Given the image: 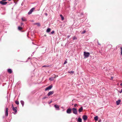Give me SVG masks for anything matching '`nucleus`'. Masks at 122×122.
Instances as JSON below:
<instances>
[{
	"label": "nucleus",
	"instance_id": "f257e3e1",
	"mask_svg": "<svg viewBox=\"0 0 122 122\" xmlns=\"http://www.w3.org/2000/svg\"><path fill=\"white\" fill-rule=\"evenodd\" d=\"M90 53L88 52H84V58H86L88 57L90 55Z\"/></svg>",
	"mask_w": 122,
	"mask_h": 122
},
{
	"label": "nucleus",
	"instance_id": "f03ea898",
	"mask_svg": "<svg viewBox=\"0 0 122 122\" xmlns=\"http://www.w3.org/2000/svg\"><path fill=\"white\" fill-rule=\"evenodd\" d=\"M72 109L73 113L75 115H77V111L76 108H73Z\"/></svg>",
	"mask_w": 122,
	"mask_h": 122
},
{
	"label": "nucleus",
	"instance_id": "7ed1b4c3",
	"mask_svg": "<svg viewBox=\"0 0 122 122\" xmlns=\"http://www.w3.org/2000/svg\"><path fill=\"white\" fill-rule=\"evenodd\" d=\"M72 109L70 108L66 110V113L68 114H70L71 113Z\"/></svg>",
	"mask_w": 122,
	"mask_h": 122
},
{
	"label": "nucleus",
	"instance_id": "20e7f679",
	"mask_svg": "<svg viewBox=\"0 0 122 122\" xmlns=\"http://www.w3.org/2000/svg\"><path fill=\"white\" fill-rule=\"evenodd\" d=\"M35 9V8H33L31 9L28 12V14L29 15H30L31 14L32 12Z\"/></svg>",
	"mask_w": 122,
	"mask_h": 122
},
{
	"label": "nucleus",
	"instance_id": "39448f33",
	"mask_svg": "<svg viewBox=\"0 0 122 122\" xmlns=\"http://www.w3.org/2000/svg\"><path fill=\"white\" fill-rule=\"evenodd\" d=\"M12 109L15 112H14L13 113L14 114H16L17 112V107H15V108H13Z\"/></svg>",
	"mask_w": 122,
	"mask_h": 122
},
{
	"label": "nucleus",
	"instance_id": "423d86ee",
	"mask_svg": "<svg viewBox=\"0 0 122 122\" xmlns=\"http://www.w3.org/2000/svg\"><path fill=\"white\" fill-rule=\"evenodd\" d=\"M0 3L2 5H5L7 3V2L5 1H0Z\"/></svg>",
	"mask_w": 122,
	"mask_h": 122
},
{
	"label": "nucleus",
	"instance_id": "0eeeda50",
	"mask_svg": "<svg viewBox=\"0 0 122 122\" xmlns=\"http://www.w3.org/2000/svg\"><path fill=\"white\" fill-rule=\"evenodd\" d=\"M5 115L6 116H8V108H6L5 110Z\"/></svg>",
	"mask_w": 122,
	"mask_h": 122
},
{
	"label": "nucleus",
	"instance_id": "6e6552de",
	"mask_svg": "<svg viewBox=\"0 0 122 122\" xmlns=\"http://www.w3.org/2000/svg\"><path fill=\"white\" fill-rule=\"evenodd\" d=\"M52 87V85H51L47 87L45 90V91H47L51 89Z\"/></svg>",
	"mask_w": 122,
	"mask_h": 122
},
{
	"label": "nucleus",
	"instance_id": "1a4fd4ad",
	"mask_svg": "<svg viewBox=\"0 0 122 122\" xmlns=\"http://www.w3.org/2000/svg\"><path fill=\"white\" fill-rule=\"evenodd\" d=\"M56 108V110H59L60 109L59 107V105L56 104L54 106Z\"/></svg>",
	"mask_w": 122,
	"mask_h": 122
},
{
	"label": "nucleus",
	"instance_id": "9d476101",
	"mask_svg": "<svg viewBox=\"0 0 122 122\" xmlns=\"http://www.w3.org/2000/svg\"><path fill=\"white\" fill-rule=\"evenodd\" d=\"M54 93V91H50L47 94V96H49L50 95L53 94Z\"/></svg>",
	"mask_w": 122,
	"mask_h": 122
},
{
	"label": "nucleus",
	"instance_id": "9b49d317",
	"mask_svg": "<svg viewBox=\"0 0 122 122\" xmlns=\"http://www.w3.org/2000/svg\"><path fill=\"white\" fill-rule=\"evenodd\" d=\"M83 110V107H81L80 108H79L78 110V111L79 113H80L82 112Z\"/></svg>",
	"mask_w": 122,
	"mask_h": 122
},
{
	"label": "nucleus",
	"instance_id": "f8f14e48",
	"mask_svg": "<svg viewBox=\"0 0 122 122\" xmlns=\"http://www.w3.org/2000/svg\"><path fill=\"white\" fill-rule=\"evenodd\" d=\"M87 117L86 115H84L83 116V118L84 121L86 120L87 119Z\"/></svg>",
	"mask_w": 122,
	"mask_h": 122
},
{
	"label": "nucleus",
	"instance_id": "ddd939ff",
	"mask_svg": "<svg viewBox=\"0 0 122 122\" xmlns=\"http://www.w3.org/2000/svg\"><path fill=\"white\" fill-rule=\"evenodd\" d=\"M56 78V76H55L54 77H52L51 78H49V80H50L51 81H53L54 79Z\"/></svg>",
	"mask_w": 122,
	"mask_h": 122
},
{
	"label": "nucleus",
	"instance_id": "4468645a",
	"mask_svg": "<svg viewBox=\"0 0 122 122\" xmlns=\"http://www.w3.org/2000/svg\"><path fill=\"white\" fill-rule=\"evenodd\" d=\"M121 102L120 100H118L116 102L117 105H119L120 104V103Z\"/></svg>",
	"mask_w": 122,
	"mask_h": 122
},
{
	"label": "nucleus",
	"instance_id": "2eb2a0df",
	"mask_svg": "<svg viewBox=\"0 0 122 122\" xmlns=\"http://www.w3.org/2000/svg\"><path fill=\"white\" fill-rule=\"evenodd\" d=\"M7 71L8 73H9L11 74L12 72V70L10 69H7Z\"/></svg>",
	"mask_w": 122,
	"mask_h": 122
},
{
	"label": "nucleus",
	"instance_id": "dca6fc26",
	"mask_svg": "<svg viewBox=\"0 0 122 122\" xmlns=\"http://www.w3.org/2000/svg\"><path fill=\"white\" fill-rule=\"evenodd\" d=\"M77 121L78 122H82L81 119L80 118H78L77 120Z\"/></svg>",
	"mask_w": 122,
	"mask_h": 122
},
{
	"label": "nucleus",
	"instance_id": "f3484780",
	"mask_svg": "<svg viewBox=\"0 0 122 122\" xmlns=\"http://www.w3.org/2000/svg\"><path fill=\"white\" fill-rule=\"evenodd\" d=\"M18 29L19 30H21L23 28L20 26H19L18 27Z\"/></svg>",
	"mask_w": 122,
	"mask_h": 122
},
{
	"label": "nucleus",
	"instance_id": "a211bd4d",
	"mask_svg": "<svg viewBox=\"0 0 122 122\" xmlns=\"http://www.w3.org/2000/svg\"><path fill=\"white\" fill-rule=\"evenodd\" d=\"M60 15V17L61 18V20H64V18L63 16V15L61 14Z\"/></svg>",
	"mask_w": 122,
	"mask_h": 122
},
{
	"label": "nucleus",
	"instance_id": "6ab92c4d",
	"mask_svg": "<svg viewBox=\"0 0 122 122\" xmlns=\"http://www.w3.org/2000/svg\"><path fill=\"white\" fill-rule=\"evenodd\" d=\"M51 29L50 28H48L46 30V32H50L51 31Z\"/></svg>",
	"mask_w": 122,
	"mask_h": 122
},
{
	"label": "nucleus",
	"instance_id": "aec40b11",
	"mask_svg": "<svg viewBox=\"0 0 122 122\" xmlns=\"http://www.w3.org/2000/svg\"><path fill=\"white\" fill-rule=\"evenodd\" d=\"M94 119L96 121H97L98 120V117L96 116L94 117Z\"/></svg>",
	"mask_w": 122,
	"mask_h": 122
},
{
	"label": "nucleus",
	"instance_id": "412c9836",
	"mask_svg": "<svg viewBox=\"0 0 122 122\" xmlns=\"http://www.w3.org/2000/svg\"><path fill=\"white\" fill-rule=\"evenodd\" d=\"M20 102L22 105L23 107V106L24 104V102L23 101H20Z\"/></svg>",
	"mask_w": 122,
	"mask_h": 122
},
{
	"label": "nucleus",
	"instance_id": "4be33fe9",
	"mask_svg": "<svg viewBox=\"0 0 122 122\" xmlns=\"http://www.w3.org/2000/svg\"><path fill=\"white\" fill-rule=\"evenodd\" d=\"M68 73H70L71 74H72L74 73V71H69L68 72Z\"/></svg>",
	"mask_w": 122,
	"mask_h": 122
},
{
	"label": "nucleus",
	"instance_id": "5701e85b",
	"mask_svg": "<svg viewBox=\"0 0 122 122\" xmlns=\"http://www.w3.org/2000/svg\"><path fill=\"white\" fill-rule=\"evenodd\" d=\"M50 65H44L42 66V67H50Z\"/></svg>",
	"mask_w": 122,
	"mask_h": 122
},
{
	"label": "nucleus",
	"instance_id": "b1692460",
	"mask_svg": "<svg viewBox=\"0 0 122 122\" xmlns=\"http://www.w3.org/2000/svg\"><path fill=\"white\" fill-rule=\"evenodd\" d=\"M15 103L17 105L19 104V102L18 101H15Z\"/></svg>",
	"mask_w": 122,
	"mask_h": 122
},
{
	"label": "nucleus",
	"instance_id": "393cba45",
	"mask_svg": "<svg viewBox=\"0 0 122 122\" xmlns=\"http://www.w3.org/2000/svg\"><path fill=\"white\" fill-rule=\"evenodd\" d=\"M120 50H121V55H122V47H120Z\"/></svg>",
	"mask_w": 122,
	"mask_h": 122
},
{
	"label": "nucleus",
	"instance_id": "a878e982",
	"mask_svg": "<svg viewBox=\"0 0 122 122\" xmlns=\"http://www.w3.org/2000/svg\"><path fill=\"white\" fill-rule=\"evenodd\" d=\"M22 21H25L26 20V19L25 18H22Z\"/></svg>",
	"mask_w": 122,
	"mask_h": 122
},
{
	"label": "nucleus",
	"instance_id": "bb28decb",
	"mask_svg": "<svg viewBox=\"0 0 122 122\" xmlns=\"http://www.w3.org/2000/svg\"><path fill=\"white\" fill-rule=\"evenodd\" d=\"M35 24L37 25L38 26H40V23H36Z\"/></svg>",
	"mask_w": 122,
	"mask_h": 122
},
{
	"label": "nucleus",
	"instance_id": "cd10ccee",
	"mask_svg": "<svg viewBox=\"0 0 122 122\" xmlns=\"http://www.w3.org/2000/svg\"><path fill=\"white\" fill-rule=\"evenodd\" d=\"M77 39V38L75 36H74L73 38V39L74 40H76Z\"/></svg>",
	"mask_w": 122,
	"mask_h": 122
},
{
	"label": "nucleus",
	"instance_id": "c85d7f7f",
	"mask_svg": "<svg viewBox=\"0 0 122 122\" xmlns=\"http://www.w3.org/2000/svg\"><path fill=\"white\" fill-rule=\"evenodd\" d=\"M86 32V31L85 30H84L83 31V32H82V34H84Z\"/></svg>",
	"mask_w": 122,
	"mask_h": 122
},
{
	"label": "nucleus",
	"instance_id": "c756f323",
	"mask_svg": "<svg viewBox=\"0 0 122 122\" xmlns=\"http://www.w3.org/2000/svg\"><path fill=\"white\" fill-rule=\"evenodd\" d=\"M77 106V104H74V106L76 107Z\"/></svg>",
	"mask_w": 122,
	"mask_h": 122
},
{
	"label": "nucleus",
	"instance_id": "7c9ffc66",
	"mask_svg": "<svg viewBox=\"0 0 122 122\" xmlns=\"http://www.w3.org/2000/svg\"><path fill=\"white\" fill-rule=\"evenodd\" d=\"M55 32V31L54 30H53L51 32V34H52L54 33Z\"/></svg>",
	"mask_w": 122,
	"mask_h": 122
},
{
	"label": "nucleus",
	"instance_id": "2f4dec72",
	"mask_svg": "<svg viewBox=\"0 0 122 122\" xmlns=\"http://www.w3.org/2000/svg\"><path fill=\"white\" fill-rule=\"evenodd\" d=\"M46 98H47V97H44L42 99H45Z\"/></svg>",
	"mask_w": 122,
	"mask_h": 122
},
{
	"label": "nucleus",
	"instance_id": "473e14b6",
	"mask_svg": "<svg viewBox=\"0 0 122 122\" xmlns=\"http://www.w3.org/2000/svg\"><path fill=\"white\" fill-rule=\"evenodd\" d=\"M12 109L13 108H15V107H14L13 105V104H12Z\"/></svg>",
	"mask_w": 122,
	"mask_h": 122
},
{
	"label": "nucleus",
	"instance_id": "72a5a7b5",
	"mask_svg": "<svg viewBox=\"0 0 122 122\" xmlns=\"http://www.w3.org/2000/svg\"><path fill=\"white\" fill-rule=\"evenodd\" d=\"M119 92L120 93H122V89L121 90V91H119Z\"/></svg>",
	"mask_w": 122,
	"mask_h": 122
},
{
	"label": "nucleus",
	"instance_id": "f704fd0d",
	"mask_svg": "<svg viewBox=\"0 0 122 122\" xmlns=\"http://www.w3.org/2000/svg\"><path fill=\"white\" fill-rule=\"evenodd\" d=\"M23 23H21V26H22V25H23Z\"/></svg>",
	"mask_w": 122,
	"mask_h": 122
},
{
	"label": "nucleus",
	"instance_id": "c9c22d12",
	"mask_svg": "<svg viewBox=\"0 0 122 122\" xmlns=\"http://www.w3.org/2000/svg\"><path fill=\"white\" fill-rule=\"evenodd\" d=\"M66 63H67V61H65L64 62V64H65Z\"/></svg>",
	"mask_w": 122,
	"mask_h": 122
},
{
	"label": "nucleus",
	"instance_id": "e433bc0d",
	"mask_svg": "<svg viewBox=\"0 0 122 122\" xmlns=\"http://www.w3.org/2000/svg\"><path fill=\"white\" fill-rule=\"evenodd\" d=\"M70 37V36L68 35L67 36V37L68 38H69Z\"/></svg>",
	"mask_w": 122,
	"mask_h": 122
},
{
	"label": "nucleus",
	"instance_id": "4c0bfd02",
	"mask_svg": "<svg viewBox=\"0 0 122 122\" xmlns=\"http://www.w3.org/2000/svg\"><path fill=\"white\" fill-rule=\"evenodd\" d=\"M52 101H51L50 102H49V104H50V103H51V102H52Z\"/></svg>",
	"mask_w": 122,
	"mask_h": 122
},
{
	"label": "nucleus",
	"instance_id": "58836bf2",
	"mask_svg": "<svg viewBox=\"0 0 122 122\" xmlns=\"http://www.w3.org/2000/svg\"><path fill=\"white\" fill-rule=\"evenodd\" d=\"M113 78V77H111V78L110 79V80H112V79Z\"/></svg>",
	"mask_w": 122,
	"mask_h": 122
},
{
	"label": "nucleus",
	"instance_id": "ea45409f",
	"mask_svg": "<svg viewBox=\"0 0 122 122\" xmlns=\"http://www.w3.org/2000/svg\"><path fill=\"white\" fill-rule=\"evenodd\" d=\"M120 85L121 86H122V83H121L120 84Z\"/></svg>",
	"mask_w": 122,
	"mask_h": 122
},
{
	"label": "nucleus",
	"instance_id": "a19ab883",
	"mask_svg": "<svg viewBox=\"0 0 122 122\" xmlns=\"http://www.w3.org/2000/svg\"><path fill=\"white\" fill-rule=\"evenodd\" d=\"M98 45H100V44H99V43H98Z\"/></svg>",
	"mask_w": 122,
	"mask_h": 122
},
{
	"label": "nucleus",
	"instance_id": "79ce46f5",
	"mask_svg": "<svg viewBox=\"0 0 122 122\" xmlns=\"http://www.w3.org/2000/svg\"><path fill=\"white\" fill-rule=\"evenodd\" d=\"M3 1H6L7 0H2Z\"/></svg>",
	"mask_w": 122,
	"mask_h": 122
},
{
	"label": "nucleus",
	"instance_id": "37998d69",
	"mask_svg": "<svg viewBox=\"0 0 122 122\" xmlns=\"http://www.w3.org/2000/svg\"><path fill=\"white\" fill-rule=\"evenodd\" d=\"M45 14H46V16H47V14L46 13Z\"/></svg>",
	"mask_w": 122,
	"mask_h": 122
},
{
	"label": "nucleus",
	"instance_id": "c03bdc74",
	"mask_svg": "<svg viewBox=\"0 0 122 122\" xmlns=\"http://www.w3.org/2000/svg\"><path fill=\"white\" fill-rule=\"evenodd\" d=\"M56 76V77H57L58 76Z\"/></svg>",
	"mask_w": 122,
	"mask_h": 122
},
{
	"label": "nucleus",
	"instance_id": "a18cd8bd",
	"mask_svg": "<svg viewBox=\"0 0 122 122\" xmlns=\"http://www.w3.org/2000/svg\"><path fill=\"white\" fill-rule=\"evenodd\" d=\"M11 0H8L9 1H10Z\"/></svg>",
	"mask_w": 122,
	"mask_h": 122
}]
</instances>
